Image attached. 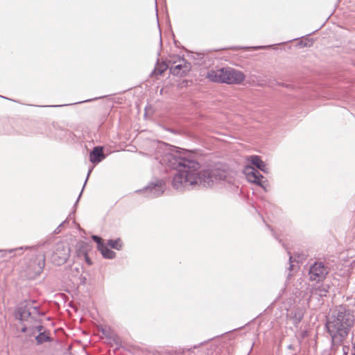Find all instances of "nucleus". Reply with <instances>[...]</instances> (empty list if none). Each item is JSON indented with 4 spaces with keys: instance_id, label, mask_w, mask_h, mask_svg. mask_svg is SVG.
I'll list each match as a JSON object with an SVG mask.
<instances>
[{
    "instance_id": "9",
    "label": "nucleus",
    "mask_w": 355,
    "mask_h": 355,
    "mask_svg": "<svg viewBox=\"0 0 355 355\" xmlns=\"http://www.w3.org/2000/svg\"><path fill=\"white\" fill-rule=\"evenodd\" d=\"M43 329V327L41 325H38L31 329L33 334H35L36 332L39 333V334L35 336V340L38 345L42 344L43 343L50 340L49 335L45 331H42Z\"/></svg>"
},
{
    "instance_id": "1",
    "label": "nucleus",
    "mask_w": 355,
    "mask_h": 355,
    "mask_svg": "<svg viewBox=\"0 0 355 355\" xmlns=\"http://www.w3.org/2000/svg\"><path fill=\"white\" fill-rule=\"evenodd\" d=\"M161 162L176 168L172 185L182 190L196 185L211 187L222 180L232 182L230 174L221 166L216 165L200 170V164L191 159L178 156L172 153L164 154Z\"/></svg>"
},
{
    "instance_id": "28",
    "label": "nucleus",
    "mask_w": 355,
    "mask_h": 355,
    "mask_svg": "<svg viewBox=\"0 0 355 355\" xmlns=\"http://www.w3.org/2000/svg\"><path fill=\"white\" fill-rule=\"evenodd\" d=\"M129 89H136V87H130Z\"/></svg>"
},
{
    "instance_id": "19",
    "label": "nucleus",
    "mask_w": 355,
    "mask_h": 355,
    "mask_svg": "<svg viewBox=\"0 0 355 355\" xmlns=\"http://www.w3.org/2000/svg\"><path fill=\"white\" fill-rule=\"evenodd\" d=\"M191 57L194 60H202L204 58V54L202 53H192Z\"/></svg>"
},
{
    "instance_id": "3",
    "label": "nucleus",
    "mask_w": 355,
    "mask_h": 355,
    "mask_svg": "<svg viewBox=\"0 0 355 355\" xmlns=\"http://www.w3.org/2000/svg\"><path fill=\"white\" fill-rule=\"evenodd\" d=\"M207 78L214 83L227 85H241L245 79L243 72L232 67H221L207 73Z\"/></svg>"
},
{
    "instance_id": "22",
    "label": "nucleus",
    "mask_w": 355,
    "mask_h": 355,
    "mask_svg": "<svg viewBox=\"0 0 355 355\" xmlns=\"http://www.w3.org/2000/svg\"><path fill=\"white\" fill-rule=\"evenodd\" d=\"M191 83H192L191 80L184 79V80H182V86L181 87H190Z\"/></svg>"
},
{
    "instance_id": "27",
    "label": "nucleus",
    "mask_w": 355,
    "mask_h": 355,
    "mask_svg": "<svg viewBox=\"0 0 355 355\" xmlns=\"http://www.w3.org/2000/svg\"><path fill=\"white\" fill-rule=\"evenodd\" d=\"M159 43H160V46H162V40H160V42Z\"/></svg>"
},
{
    "instance_id": "2",
    "label": "nucleus",
    "mask_w": 355,
    "mask_h": 355,
    "mask_svg": "<svg viewBox=\"0 0 355 355\" xmlns=\"http://www.w3.org/2000/svg\"><path fill=\"white\" fill-rule=\"evenodd\" d=\"M354 323V317L349 310L340 306L333 311L327 322V328L333 342H340L346 337Z\"/></svg>"
},
{
    "instance_id": "13",
    "label": "nucleus",
    "mask_w": 355,
    "mask_h": 355,
    "mask_svg": "<svg viewBox=\"0 0 355 355\" xmlns=\"http://www.w3.org/2000/svg\"><path fill=\"white\" fill-rule=\"evenodd\" d=\"M31 316V312L26 306H20L17 309L16 318L21 321L26 320Z\"/></svg>"
},
{
    "instance_id": "26",
    "label": "nucleus",
    "mask_w": 355,
    "mask_h": 355,
    "mask_svg": "<svg viewBox=\"0 0 355 355\" xmlns=\"http://www.w3.org/2000/svg\"><path fill=\"white\" fill-rule=\"evenodd\" d=\"M315 33V31H313L311 33H309V34L307 35V36L311 35V34H313V33Z\"/></svg>"
},
{
    "instance_id": "20",
    "label": "nucleus",
    "mask_w": 355,
    "mask_h": 355,
    "mask_svg": "<svg viewBox=\"0 0 355 355\" xmlns=\"http://www.w3.org/2000/svg\"><path fill=\"white\" fill-rule=\"evenodd\" d=\"M38 266H39V268H38L37 272H40V271L42 270V269L43 268V267L44 266V258L42 256L39 257V263H38Z\"/></svg>"
},
{
    "instance_id": "5",
    "label": "nucleus",
    "mask_w": 355,
    "mask_h": 355,
    "mask_svg": "<svg viewBox=\"0 0 355 355\" xmlns=\"http://www.w3.org/2000/svg\"><path fill=\"white\" fill-rule=\"evenodd\" d=\"M327 273V268L322 263H315L310 268L309 279L311 281L320 282L325 278Z\"/></svg>"
},
{
    "instance_id": "8",
    "label": "nucleus",
    "mask_w": 355,
    "mask_h": 355,
    "mask_svg": "<svg viewBox=\"0 0 355 355\" xmlns=\"http://www.w3.org/2000/svg\"><path fill=\"white\" fill-rule=\"evenodd\" d=\"M169 68L168 62L167 60H162L160 62L159 58L157 59L156 64L150 74L151 78L156 77L157 76H161L164 71H166Z\"/></svg>"
},
{
    "instance_id": "21",
    "label": "nucleus",
    "mask_w": 355,
    "mask_h": 355,
    "mask_svg": "<svg viewBox=\"0 0 355 355\" xmlns=\"http://www.w3.org/2000/svg\"><path fill=\"white\" fill-rule=\"evenodd\" d=\"M309 43H312V41L309 39H306V41L302 40L298 43V44L302 47H305L308 46H309L311 45Z\"/></svg>"
},
{
    "instance_id": "23",
    "label": "nucleus",
    "mask_w": 355,
    "mask_h": 355,
    "mask_svg": "<svg viewBox=\"0 0 355 355\" xmlns=\"http://www.w3.org/2000/svg\"><path fill=\"white\" fill-rule=\"evenodd\" d=\"M92 239H93V240H94V241H96V242H97V243H98V248H99V244H100V243H103L101 242V238H99V237H98V236H92Z\"/></svg>"
},
{
    "instance_id": "10",
    "label": "nucleus",
    "mask_w": 355,
    "mask_h": 355,
    "mask_svg": "<svg viewBox=\"0 0 355 355\" xmlns=\"http://www.w3.org/2000/svg\"><path fill=\"white\" fill-rule=\"evenodd\" d=\"M146 191L150 192L151 196L153 197H157L164 192V187L162 182H159L157 184H151L146 188Z\"/></svg>"
},
{
    "instance_id": "11",
    "label": "nucleus",
    "mask_w": 355,
    "mask_h": 355,
    "mask_svg": "<svg viewBox=\"0 0 355 355\" xmlns=\"http://www.w3.org/2000/svg\"><path fill=\"white\" fill-rule=\"evenodd\" d=\"M146 191L150 192L151 196L153 197H157L164 192V187L162 182H159L157 184H151L146 188Z\"/></svg>"
},
{
    "instance_id": "16",
    "label": "nucleus",
    "mask_w": 355,
    "mask_h": 355,
    "mask_svg": "<svg viewBox=\"0 0 355 355\" xmlns=\"http://www.w3.org/2000/svg\"><path fill=\"white\" fill-rule=\"evenodd\" d=\"M277 44H272V45H266V46H255L252 47L248 46H230L228 48H225L224 49H232V50H238V49H252L254 50H260V49H270L272 46H276Z\"/></svg>"
},
{
    "instance_id": "4",
    "label": "nucleus",
    "mask_w": 355,
    "mask_h": 355,
    "mask_svg": "<svg viewBox=\"0 0 355 355\" xmlns=\"http://www.w3.org/2000/svg\"><path fill=\"white\" fill-rule=\"evenodd\" d=\"M70 249L67 245L58 243L51 256L52 261L56 265L64 263L69 257Z\"/></svg>"
},
{
    "instance_id": "15",
    "label": "nucleus",
    "mask_w": 355,
    "mask_h": 355,
    "mask_svg": "<svg viewBox=\"0 0 355 355\" xmlns=\"http://www.w3.org/2000/svg\"><path fill=\"white\" fill-rule=\"evenodd\" d=\"M98 250L101 251L103 257L106 259H112L115 257V252L109 249L103 243L99 244Z\"/></svg>"
},
{
    "instance_id": "14",
    "label": "nucleus",
    "mask_w": 355,
    "mask_h": 355,
    "mask_svg": "<svg viewBox=\"0 0 355 355\" xmlns=\"http://www.w3.org/2000/svg\"><path fill=\"white\" fill-rule=\"evenodd\" d=\"M251 162L253 165L256 166L257 168L262 171L264 173H268V168H266V164L260 159L258 156H251Z\"/></svg>"
},
{
    "instance_id": "18",
    "label": "nucleus",
    "mask_w": 355,
    "mask_h": 355,
    "mask_svg": "<svg viewBox=\"0 0 355 355\" xmlns=\"http://www.w3.org/2000/svg\"><path fill=\"white\" fill-rule=\"evenodd\" d=\"M315 292L316 294H318L320 296H323L326 295L327 290L325 288H321L320 287H318L315 289Z\"/></svg>"
},
{
    "instance_id": "6",
    "label": "nucleus",
    "mask_w": 355,
    "mask_h": 355,
    "mask_svg": "<svg viewBox=\"0 0 355 355\" xmlns=\"http://www.w3.org/2000/svg\"><path fill=\"white\" fill-rule=\"evenodd\" d=\"M181 63L171 66L169 68L170 73L173 76H185L191 69V64L184 58H180Z\"/></svg>"
},
{
    "instance_id": "12",
    "label": "nucleus",
    "mask_w": 355,
    "mask_h": 355,
    "mask_svg": "<svg viewBox=\"0 0 355 355\" xmlns=\"http://www.w3.org/2000/svg\"><path fill=\"white\" fill-rule=\"evenodd\" d=\"M104 157L102 148L99 147L94 148L89 155V159L92 163H98Z\"/></svg>"
},
{
    "instance_id": "17",
    "label": "nucleus",
    "mask_w": 355,
    "mask_h": 355,
    "mask_svg": "<svg viewBox=\"0 0 355 355\" xmlns=\"http://www.w3.org/2000/svg\"><path fill=\"white\" fill-rule=\"evenodd\" d=\"M109 245L114 249L120 250L121 248V241L120 239L117 240H110L108 242Z\"/></svg>"
},
{
    "instance_id": "7",
    "label": "nucleus",
    "mask_w": 355,
    "mask_h": 355,
    "mask_svg": "<svg viewBox=\"0 0 355 355\" xmlns=\"http://www.w3.org/2000/svg\"><path fill=\"white\" fill-rule=\"evenodd\" d=\"M244 173L249 182L261 185V179L263 177L254 167L250 166H245Z\"/></svg>"
},
{
    "instance_id": "24",
    "label": "nucleus",
    "mask_w": 355,
    "mask_h": 355,
    "mask_svg": "<svg viewBox=\"0 0 355 355\" xmlns=\"http://www.w3.org/2000/svg\"><path fill=\"white\" fill-rule=\"evenodd\" d=\"M85 259H86L87 262L89 264H91V263H92L91 261L89 260V259L88 258V257H87V256H85Z\"/></svg>"
},
{
    "instance_id": "25",
    "label": "nucleus",
    "mask_w": 355,
    "mask_h": 355,
    "mask_svg": "<svg viewBox=\"0 0 355 355\" xmlns=\"http://www.w3.org/2000/svg\"><path fill=\"white\" fill-rule=\"evenodd\" d=\"M27 330H28V328H27V327H23V328H22V329H21V331H22L23 332H26V331H27Z\"/></svg>"
}]
</instances>
